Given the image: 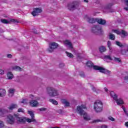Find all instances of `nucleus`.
<instances>
[{
	"label": "nucleus",
	"mask_w": 128,
	"mask_h": 128,
	"mask_svg": "<svg viewBox=\"0 0 128 128\" xmlns=\"http://www.w3.org/2000/svg\"><path fill=\"white\" fill-rule=\"evenodd\" d=\"M28 114H30V116L32 118V119L26 118H20L18 114H14L18 124H24V122H36V119L34 118V114L32 111L28 110Z\"/></svg>",
	"instance_id": "f257e3e1"
},
{
	"label": "nucleus",
	"mask_w": 128,
	"mask_h": 128,
	"mask_svg": "<svg viewBox=\"0 0 128 128\" xmlns=\"http://www.w3.org/2000/svg\"><path fill=\"white\" fill-rule=\"evenodd\" d=\"M84 110H86V107L84 105H81L80 106H78L76 110V112L79 114L80 116H83V118L85 120H90V117L88 114L86 112L84 111Z\"/></svg>",
	"instance_id": "f03ea898"
},
{
	"label": "nucleus",
	"mask_w": 128,
	"mask_h": 128,
	"mask_svg": "<svg viewBox=\"0 0 128 128\" xmlns=\"http://www.w3.org/2000/svg\"><path fill=\"white\" fill-rule=\"evenodd\" d=\"M86 66L89 68H93L94 70H99L100 72H102V74H110V72L104 68L96 66H94V64L90 61H88L86 63Z\"/></svg>",
	"instance_id": "7ed1b4c3"
},
{
	"label": "nucleus",
	"mask_w": 128,
	"mask_h": 128,
	"mask_svg": "<svg viewBox=\"0 0 128 128\" xmlns=\"http://www.w3.org/2000/svg\"><path fill=\"white\" fill-rule=\"evenodd\" d=\"M104 108L102 102L100 100H96L94 102V109L96 112H100Z\"/></svg>",
	"instance_id": "20e7f679"
},
{
	"label": "nucleus",
	"mask_w": 128,
	"mask_h": 128,
	"mask_svg": "<svg viewBox=\"0 0 128 128\" xmlns=\"http://www.w3.org/2000/svg\"><path fill=\"white\" fill-rule=\"evenodd\" d=\"M47 92L50 96L54 97L58 96V92L52 87H48L46 88Z\"/></svg>",
	"instance_id": "39448f33"
},
{
	"label": "nucleus",
	"mask_w": 128,
	"mask_h": 128,
	"mask_svg": "<svg viewBox=\"0 0 128 128\" xmlns=\"http://www.w3.org/2000/svg\"><path fill=\"white\" fill-rule=\"evenodd\" d=\"M110 96L111 98H112L114 100H115L118 106H120L121 104H124V100H122V98L118 99V96L116 94V93L114 92H110Z\"/></svg>",
	"instance_id": "423d86ee"
},
{
	"label": "nucleus",
	"mask_w": 128,
	"mask_h": 128,
	"mask_svg": "<svg viewBox=\"0 0 128 128\" xmlns=\"http://www.w3.org/2000/svg\"><path fill=\"white\" fill-rule=\"evenodd\" d=\"M96 22L100 24H106V20H102V18H96L94 19V18H90L88 20V22L90 24H94V22Z\"/></svg>",
	"instance_id": "0eeeda50"
},
{
	"label": "nucleus",
	"mask_w": 128,
	"mask_h": 128,
	"mask_svg": "<svg viewBox=\"0 0 128 128\" xmlns=\"http://www.w3.org/2000/svg\"><path fill=\"white\" fill-rule=\"evenodd\" d=\"M58 46V44L56 42H52L49 44V48H48V52H52L54 50H56Z\"/></svg>",
	"instance_id": "6e6552de"
},
{
	"label": "nucleus",
	"mask_w": 128,
	"mask_h": 128,
	"mask_svg": "<svg viewBox=\"0 0 128 128\" xmlns=\"http://www.w3.org/2000/svg\"><path fill=\"white\" fill-rule=\"evenodd\" d=\"M112 32L116 34H120L122 38H126L128 36V32L122 30H112Z\"/></svg>",
	"instance_id": "1a4fd4ad"
},
{
	"label": "nucleus",
	"mask_w": 128,
	"mask_h": 128,
	"mask_svg": "<svg viewBox=\"0 0 128 128\" xmlns=\"http://www.w3.org/2000/svg\"><path fill=\"white\" fill-rule=\"evenodd\" d=\"M64 44L68 48V50H70L72 52H74V47L72 46V42L68 40H66L64 42Z\"/></svg>",
	"instance_id": "9d476101"
},
{
	"label": "nucleus",
	"mask_w": 128,
	"mask_h": 128,
	"mask_svg": "<svg viewBox=\"0 0 128 128\" xmlns=\"http://www.w3.org/2000/svg\"><path fill=\"white\" fill-rule=\"evenodd\" d=\"M7 122L10 124H12L14 122V118L12 115H8L6 118Z\"/></svg>",
	"instance_id": "9b49d317"
},
{
	"label": "nucleus",
	"mask_w": 128,
	"mask_h": 128,
	"mask_svg": "<svg viewBox=\"0 0 128 128\" xmlns=\"http://www.w3.org/2000/svg\"><path fill=\"white\" fill-rule=\"evenodd\" d=\"M40 12H42V9L40 8H35L32 12V14L34 16H38V14H40Z\"/></svg>",
	"instance_id": "f8f14e48"
},
{
	"label": "nucleus",
	"mask_w": 128,
	"mask_h": 128,
	"mask_svg": "<svg viewBox=\"0 0 128 128\" xmlns=\"http://www.w3.org/2000/svg\"><path fill=\"white\" fill-rule=\"evenodd\" d=\"M92 32H102V28L98 26H96L92 28Z\"/></svg>",
	"instance_id": "ddd939ff"
},
{
	"label": "nucleus",
	"mask_w": 128,
	"mask_h": 128,
	"mask_svg": "<svg viewBox=\"0 0 128 128\" xmlns=\"http://www.w3.org/2000/svg\"><path fill=\"white\" fill-rule=\"evenodd\" d=\"M1 22L2 24H10V22H16V20L14 19H11L10 20L6 19H1Z\"/></svg>",
	"instance_id": "4468645a"
},
{
	"label": "nucleus",
	"mask_w": 128,
	"mask_h": 128,
	"mask_svg": "<svg viewBox=\"0 0 128 128\" xmlns=\"http://www.w3.org/2000/svg\"><path fill=\"white\" fill-rule=\"evenodd\" d=\"M76 6H78L77 4H74V3L69 4L68 6V9L70 10H74L76 8Z\"/></svg>",
	"instance_id": "2eb2a0df"
},
{
	"label": "nucleus",
	"mask_w": 128,
	"mask_h": 128,
	"mask_svg": "<svg viewBox=\"0 0 128 128\" xmlns=\"http://www.w3.org/2000/svg\"><path fill=\"white\" fill-rule=\"evenodd\" d=\"M30 104L32 107L38 106V102L35 100H32L30 102Z\"/></svg>",
	"instance_id": "dca6fc26"
},
{
	"label": "nucleus",
	"mask_w": 128,
	"mask_h": 128,
	"mask_svg": "<svg viewBox=\"0 0 128 128\" xmlns=\"http://www.w3.org/2000/svg\"><path fill=\"white\" fill-rule=\"evenodd\" d=\"M104 60L106 62H110L108 60H114V58H112L110 55H107L104 56Z\"/></svg>",
	"instance_id": "f3484780"
},
{
	"label": "nucleus",
	"mask_w": 128,
	"mask_h": 128,
	"mask_svg": "<svg viewBox=\"0 0 128 128\" xmlns=\"http://www.w3.org/2000/svg\"><path fill=\"white\" fill-rule=\"evenodd\" d=\"M61 102H62V104H64L65 105V106H70V102H68V100H66V99H62L61 100Z\"/></svg>",
	"instance_id": "a211bd4d"
},
{
	"label": "nucleus",
	"mask_w": 128,
	"mask_h": 128,
	"mask_svg": "<svg viewBox=\"0 0 128 128\" xmlns=\"http://www.w3.org/2000/svg\"><path fill=\"white\" fill-rule=\"evenodd\" d=\"M18 108V105L16 104H12L8 108V110H14V108Z\"/></svg>",
	"instance_id": "6ab92c4d"
},
{
	"label": "nucleus",
	"mask_w": 128,
	"mask_h": 128,
	"mask_svg": "<svg viewBox=\"0 0 128 128\" xmlns=\"http://www.w3.org/2000/svg\"><path fill=\"white\" fill-rule=\"evenodd\" d=\"M14 94V89L10 88L8 90V96H12Z\"/></svg>",
	"instance_id": "aec40b11"
},
{
	"label": "nucleus",
	"mask_w": 128,
	"mask_h": 128,
	"mask_svg": "<svg viewBox=\"0 0 128 128\" xmlns=\"http://www.w3.org/2000/svg\"><path fill=\"white\" fill-rule=\"evenodd\" d=\"M6 96V90L0 89V96Z\"/></svg>",
	"instance_id": "412c9836"
},
{
	"label": "nucleus",
	"mask_w": 128,
	"mask_h": 128,
	"mask_svg": "<svg viewBox=\"0 0 128 128\" xmlns=\"http://www.w3.org/2000/svg\"><path fill=\"white\" fill-rule=\"evenodd\" d=\"M99 50L100 52H104L106 50V48L104 46H101L99 48Z\"/></svg>",
	"instance_id": "4be33fe9"
},
{
	"label": "nucleus",
	"mask_w": 128,
	"mask_h": 128,
	"mask_svg": "<svg viewBox=\"0 0 128 128\" xmlns=\"http://www.w3.org/2000/svg\"><path fill=\"white\" fill-rule=\"evenodd\" d=\"M7 76L8 78V80H12V78H14V74H12V72H8L7 74Z\"/></svg>",
	"instance_id": "5701e85b"
},
{
	"label": "nucleus",
	"mask_w": 128,
	"mask_h": 128,
	"mask_svg": "<svg viewBox=\"0 0 128 128\" xmlns=\"http://www.w3.org/2000/svg\"><path fill=\"white\" fill-rule=\"evenodd\" d=\"M49 102H52V104H55L56 106H58V101L54 99H50L49 100Z\"/></svg>",
	"instance_id": "b1692460"
},
{
	"label": "nucleus",
	"mask_w": 128,
	"mask_h": 128,
	"mask_svg": "<svg viewBox=\"0 0 128 128\" xmlns=\"http://www.w3.org/2000/svg\"><path fill=\"white\" fill-rule=\"evenodd\" d=\"M29 96H30V98H32V100H40V97L35 96L32 94L30 95Z\"/></svg>",
	"instance_id": "393cba45"
},
{
	"label": "nucleus",
	"mask_w": 128,
	"mask_h": 128,
	"mask_svg": "<svg viewBox=\"0 0 128 128\" xmlns=\"http://www.w3.org/2000/svg\"><path fill=\"white\" fill-rule=\"evenodd\" d=\"M13 70H18V72L22 70V69L20 68V67L18 66H15L14 68H13Z\"/></svg>",
	"instance_id": "a878e982"
},
{
	"label": "nucleus",
	"mask_w": 128,
	"mask_h": 128,
	"mask_svg": "<svg viewBox=\"0 0 128 128\" xmlns=\"http://www.w3.org/2000/svg\"><path fill=\"white\" fill-rule=\"evenodd\" d=\"M115 36L114 35L112 34H109V38H110V40H114V38H115Z\"/></svg>",
	"instance_id": "bb28decb"
},
{
	"label": "nucleus",
	"mask_w": 128,
	"mask_h": 128,
	"mask_svg": "<svg viewBox=\"0 0 128 128\" xmlns=\"http://www.w3.org/2000/svg\"><path fill=\"white\" fill-rule=\"evenodd\" d=\"M66 54L68 58H74V55L72 53L68 52H66Z\"/></svg>",
	"instance_id": "cd10ccee"
},
{
	"label": "nucleus",
	"mask_w": 128,
	"mask_h": 128,
	"mask_svg": "<svg viewBox=\"0 0 128 128\" xmlns=\"http://www.w3.org/2000/svg\"><path fill=\"white\" fill-rule=\"evenodd\" d=\"M116 46H120V48H122V46H124V45L120 42L116 41Z\"/></svg>",
	"instance_id": "c85d7f7f"
},
{
	"label": "nucleus",
	"mask_w": 128,
	"mask_h": 128,
	"mask_svg": "<svg viewBox=\"0 0 128 128\" xmlns=\"http://www.w3.org/2000/svg\"><path fill=\"white\" fill-rule=\"evenodd\" d=\"M10 111H8L6 110H2L0 111V114H4L6 112H8Z\"/></svg>",
	"instance_id": "c756f323"
},
{
	"label": "nucleus",
	"mask_w": 128,
	"mask_h": 128,
	"mask_svg": "<svg viewBox=\"0 0 128 128\" xmlns=\"http://www.w3.org/2000/svg\"><path fill=\"white\" fill-rule=\"evenodd\" d=\"M108 46L110 50H112V47H110V46L112 45L110 42L108 41L107 42Z\"/></svg>",
	"instance_id": "7c9ffc66"
},
{
	"label": "nucleus",
	"mask_w": 128,
	"mask_h": 128,
	"mask_svg": "<svg viewBox=\"0 0 128 128\" xmlns=\"http://www.w3.org/2000/svg\"><path fill=\"white\" fill-rule=\"evenodd\" d=\"M113 60H114V62H120L121 60L120 58H113Z\"/></svg>",
	"instance_id": "2f4dec72"
},
{
	"label": "nucleus",
	"mask_w": 128,
	"mask_h": 128,
	"mask_svg": "<svg viewBox=\"0 0 128 128\" xmlns=\"http://www.w3.org/2000/svg\"><path fill=\"white\" fill-rule=\"evenodd\" d=\"M21 104H28V100L26 99H23L22 101H20Z\"/></svg>",
	"instance_id": "473e14b6"
},
{
	"label": "nucleus",
	"mask_w": 128,
	"mask_h": 128,
	"mask_svg": "<svg viewBox=\"0 0 128 128\" xmlns=\"http://www.w3.org/2000/svg\"><path fill=\"white\" fill-rule=\"evenodd\" d=\"M108 119L110 120H111V122H114V120H115L114 118L110 116L108 117Z\"/></svg>",
	"instance_id": "72a5a7b5"
},
{
	"label": "nucleus",
	"mask_w": 128,
	"mask_h": 128,
	"mask_svg": "<svg viewBox=\"0 0 128 128\" xmlns=\"http://www.w3.org/2000/svg\"><path fill=\"white\" fill-rule=\"evenodd\" d=\"M104 122V120H100V119H97V120H94L93 121V122Z\"/></svg>",
	"instance_id": "f704fd0d"
},
{
	"label": "nucleus",
	"mask_w": 128,
	"mask_h": 128,
	"mask_svg": "<svg viewBox=\"0 0 128 128\" xmlns=\"http://www.w3.org/2000/svg\"><path fill=\"white\" fill-rule=\"evenodd\" d=\"M4 122H2V121H0V128H4Z\"/></svg>",
	"instance_id": "c9c22d12"
},
{
	"label": "nucleus",
	"mask_w": 128,
	"mask_h": 128,
	"mask_svg": "<svg viewBox=\"0 0 128 128\" xmlns=\"http://www.w3.org/2000/svg\"><path fill=\"white\" fill-rule=\"evenodd\" d=\"M18 112H24V109L20 108L18 109Z\"/></svg>",
	"instance_id": "e433bc0d"
},
{
	"label": "nucleus",
	"mask_w": 128,
	"mask_h": 128,
	"mask_svg": "<svg viewBox=\"0 0 128 128\" xmlns=\"http://www.w3.org/2000/svg\"><path fill=\"white\" fill-rule=\"evenodd\" d=\"M39 110H40V112H44V110H46V108H42L39 109Z\"/></svg>",
	"instance_id": "4c0bfd02"
},
{
	"label": "nucleus",
	"mask_w": 128,
	"mask_h": 128,
	"mask_svg": "<svg viewBox=\"0 0 128 128\" xmlns=\"http://www.w3.org/2000/svg\"><path fill=\"white\" fill-rule=\"evenodd\" d=\"M122 108L126 114L127 116H128V112L126 110V108L124 107H122Z\"/></svg>",
	"instance_id": "58836bf2"
},
{
	"label": "nucleus",
	"mask_w": 128,
	"mask_h": 128,
	"mask_svg": "<svg viewBox=\"0 0 128 128\" xmlns=\"http://www.w3.org/2000/svg\"><path fill=\"white\" fill-rule=\"evenodd\" d=\"M4 74V71L0 69V74Z\"/></svg>",
	"instance_id": "ea45409f"
},
{
	"label": "nucleus",
	"mask_w": 128,
	"mask_h": 128,
	"mask_svg": "<svg viewBox=\"0 0 128 128\" xmlns=\"http://www.w3.org/2000/svg\"><path fill=\"white\" fill-rule=\"evenodd\" d=\"M12 56L11 54H7V58H12Z\"/></svg>",
	"instance_id": "a19ab883"
},
{
	"label": "nucleus",
	"mask_w": 128,
	"mask_h": 128,
	"mask_svg": "<svg viewBox=\"0 0 128 128\" xmlns=\"http://www.w3.org/2000/svg\"><path fill=\"white\" fill-rule=\"evenodd\" d=\"M101 128H108V126L104 124L101 126Z\"/></svg>",
	"instance_id": "79ce46f5"
},
{
	"label": "nucleus",
	"mask_w": 128,
	"mask_h": 128,
	"mask_svg": "<svg viewBox=\"0 0 128 128\" xmlns=\"http://www.w3.org/2000/svg\"><path fill=\"white\" fill-rule=\"evenodd\" d=\"M121 52L122 54H126V51L124 50H122Z\"/></svg>",
	"instance_id": "37998d69"
},
{
	"label": "nucleus",
	"mask_w": 128,
	"mask_h": 128,
	"mask_svg": "<svg viewBox=\"0 0 128 128\" xmlns=\"http://www.w3.org/2000/svg\"><path fill=\"white\" fill-rule=\"evenodd\" d=\"M125 126L128 128V122L125 123Z\"/></svg>",
	"instance_id": "c03bdc74"
},
{
	"label": "nucleus",
	"mask_w": 128,
	"mask_h": 128,
	"mask_svg": "<svg viewBox=\"0 0 128 128\" xmlns=\"http://www.w3.org/2000/svg\"><path fill=\"white\" fill-rule=\"evenodd\" d=\"M104 90L105 92H108V88H104Z\"/></svg>",
	"instance_id": "a18cd8bd"
},
{
	"label": "nucleus",
	"mask_w": 128,
	"mask_h": 128,
	"mask_svg": "<svg viewBox=\"0 0 128 128\" xmlns=\"http://www.w3.org/2000/svg\"><path fill=\"white\" fill-rule=\"evenodd\" d=\"M124 9H125L126 10H128V8H124Z\"/></svg>",
	"instance_id": "49530a36"
},
{
	"label": "nucleus",
	"mask_w": 128,
	"mask_h": 128,
	"mask_svg": "<svg viewBox=\"0 0 128 128\" xmlns=\"http://www.w3.org/2000/svg\"><path fill=\"white\" fill-rule=\"evenodd\" d=\"M92 90H94V92H96V88H93Z\"/></svg>",
	"instance_id": "de8ad7c7"
},
{
	"label": "nucleus",
	"mask_w": 128,
	"mask_h": 128,
	"mask_svg": "<svg viewBox=\"0 0 128 128\" xmlns=\"http://www.w3.org/2000/svg\"><path fill=\"white\" fill-rule=\"evenodd\" d=\"M50 128H60V127H51Z\"/></svg>",
	"instance_id": "09e8293b"
},
{
	"label": "nucleus",
	"mask_w": 128,
	"mask_h": 128,
	"mask_svg": "<svg viewBox=\"0 0 128 128\" xmlns=\"http://www.w3.org/2000/svg\"><path fill=\"white\" fill-rule=\"evenodd\" d=\"M84 2H88V0H84Z\"/></svg>",
	"instance_id": "8fccbe9b"
},
{
	"label": "nucleus",
	"mask_w": 128,
	"mask_h": 128,
	"mask_svg": "<svg viewBox=\"0 0 128 128\" xmlns=\"http://www.w3.org/2000/svg\"><path fill=\"white\" fill-rule=\"evenodd\" d=\"M127 52H128V48H127Z\"/></svg>",
	"instance_id": "3c124183"
}]
</instances>
